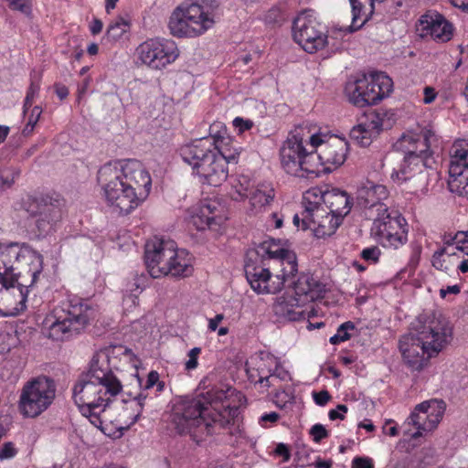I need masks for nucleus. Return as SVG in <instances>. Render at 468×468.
I'll list each match as a JSON object with an SVG mask.
<instances>
[{"instance_id": "nucleus-26", "label": "nucleus", "mask_w": 468, "mask_h": 468, "mask_svg": "<svg viewBox=\"0 0 468 468\" xmlns=\"http://www.w3.org/2000/svg\"><path fill=\"white\" fill-rule=\"evenodd\" d=\"M225 220L224 207L216 200H205L190 210L189 223L197 230L217 229Z\"/></svg>"}, {"instance_id": "nucleus-45", "label": "nucleus", "mask_w": 468, "mask_h": 468, "mask_svg": "<svg viewBox=\"0 0 468 468\" xmlns=\"http://www.w3.org/2000/svg\"><path fill=\"white\" fill-rule=\"evenodd\" d=\"M380 256V250L376 247H368L361 251V257L367 261L377 262Z\"/></svg>"}, {"instance_id": "nucleus-14", "label": "nucleus", "mask_w": 468, "mask_h": 468, "mask_svg": "<svg viewBox=\"0 0 468 468\" xmlns=\"http://www.w3.org/2000/svg\"><path fill=\"white\" fill-rule=\"evenodd\" d=\"M56 385L51 378L38 377L27 381L20 394L19 408L23 415L37 417L53 402Z\"/></svg>"}, {"instance_id": "nucleus-8", "label": "nucleus", "mask_w": 468, "mask_h": 468, "mask_svg": "<svg viewBox=\"0 0 468 468\" xmlns=\"http://www.w3.org/2000/svg\"><path fill=\"white\" fill-rule=\"evenodd\" d=\"M144 261L153 278L165 275L187 277L193 271L191 259L178 250L175 241L154 238L145 245Z\"/></svg>"}, {"instance_id": "nucleus-2", "label": "nucleus", "mask_w": 468, "mask_h": 468, "mask_svg": "<svg viewBox=\"0 0 468 468\" xmlns=\"http://www.w3.org/2000/svg\"><path fill=\"white\" fill-rule=\"evenodd\" d=\"M238 413L230 407L226 392L212 388L196 397L178 399L172 408L170 424L181 435H189L197 444L206 437L225 429Z\"/></svg>"}, {"instance_id": "nucleus-25", "label": "nucleus", "mask_w": 468, "mask_h": 468, "mask_svg": "<svg viewBox=\"0 0 468 468\" xmlns=\"http://www.w3.org/2000/svg\"><path fill=\"white\" fill-rule=\"evenodd\" d=\"M257 254L258 260L265 262L267 260H274L281 266L283 276H293L297 272L296 256L293 252L281 247L273 239L261 242L256 249L249 250Z\"/></svg>"}, {"instance_id": "nucleus-62", "label": "nucleus", "mask_w": 468, "mask_h": 468, "mask_svg": "<svg viewBox=\"0 0 468 468\" xmlns=\"http://www.w3.org/2000/svg\"><path fill=\"white\" fill-rule=\"evenodd\" d=\"M450 2L458 8L468 9V0H450Z\"/></svg>"}, {"instance_id": "nucleus-63", "label": "nucleus", "mask_w": 468, "mask_h": 468, "mask_svg": "<svg viewBox=\"0 0 468 468\" xmlns=\"http://www.w3.org/2000/svg\"><path fill=\"white\" fill-rule=\"evenodd\" d=\"M328 417L331 420H335L336 419L344 420L345 416L343 413L339 412L336 409L331 410L328 413Z\"/></svg>"}, {"instance_id": "nucleus-13", "label": "nucleus", "mask_w": 468, "mask_h": 468, "mask_svg": "<svg viewBox=\"0 0 468 468\" xmlns=\"http://www.w3.org/2000/svg\"><path fill=\"white\" fill-rule=\"evenodd\" d=\"M392 80L384 72H370L356 81L348 82L346 94L349 101L357 107L376 104L392 91Z\"/></svg>"}, {"instance_id": "nucleus-47", "label": "nucleus", "mask_w": 468, "mask_h": 468, "mask_svg": "<svg viewBox=\"0 0 468 468\" xmlns=\"http://www.w3.org/2000/svg\"><path fill=\"white\" fill-rule=\"evenodd\" d=\"M214 142V145L217 147V151L219 154H229V155H234L235 156V161H229V164H236L238 162V156H239V153L236 151V150H229V149H225L223 147L220 146L219 144H223V141H224V137L222 136V139H219V136H218L217 138H211Z\"/></svg>"}, {"instance_id": "nucleus-17", "label": "nucleus", "mask_w": 468, "mask_h": 468, "mask_svg": "<svg viewBox=\"0 0 468 468\" xmlns=\"http://www.w3.org/2000/svg\"><path fill=\"white\" fill-rule=\"evenodd\" d=\"M292 37L304 51L314 54L329 45L324 27L307 12L297 16L292 24Z\"/></svg>"}, {"instance_id": "nucleus-42", "label": "nucleus", "mask_w": 468, "mask_h": 468, "mask_svg": "<svg viewBox=\"0 0 468 468\" xmlns=\"http://www.w3.org/2000/svg\"><path fill=\"white\" fill-rule=\"evenodd\" d=\"M134 378L136 379V382L138 383V385L142 388V390L140 392H143L144 394H145V391L147 389H150V388H154L158 383L159 374L156 371H154V370L149 372V374L147 376V379H146L144 385L142 384V381H141V379H140V378L138 377L137 374L134 375Z\"/></svg>"}, {"instance_id": "nucleus-54", "label": "nucleus", "mask_w": 468, "mask_h": 468, "mask_svg": "<svg viewBox=\"0 0 468 468\" xmlns=\"http://www.w3.org/2000/svg\"><path fill=\"white\" fill-rule=\"evenodd\" d=\"M461 292V286L458 284L447 286L446 288H441L440 290V296L441 298H445L447 294H458Z\"/></svg>"}, {"instance_id": "nucleus-33", "label": "nucleus", "mask_w": 468, "mask_h": 468, "mask_svg": "<svg viewBox=\"0 0 468 468\" xmlns=\"http://www.w3.org/2000/svg\"><path fill=\"white\" fill-rule=\"evenodd\" d=\"M352 6V22L351 25L341 28L340 31L345 33H353L360 28L371 18L375 10L376 2H367L369 8L365 9V5L360 0H349Z\"/></svg>"}, {"instance_id": "nucleus-34", "label": "nucleus", "mask_w": 468, "mask_h": 468, "mask_svg": "<svg viewBox=\"0 0 468 468\" xmlns=\"http://www.w3.org/2000/svg\"><path fill=\"white\" fill-rule=\"evenodd\" d=\"M274 197L272 188L261 189L257 188L250 196V202L255 209H261L269 205Z\"/></svg>"}, {"instance_id": "nucleus-60", "label": "nucleus", "mask_w": 468, "mask_h": 468, "mask_svg": "<svg viewBox=\"0 0 468 468\" xmlns=\"http://www.w3.org/2000/svg\"><path fill=\"white\" fill-rule=\"evenodd\" d=\"M332 464H333L332 461H324L319 457L314 463V465L315 466V468H331Z\"/></svg>"}, {"instance_id": "nucleus-35", "label": "nucleus", "mask_w": 468, "mask_h": 468, "mask_svg": "<svg viewBox=\"0 0 468 468\" xmlns=\"http://www.w3.org/2000/svg\"><path fill=\"white\" fill-rule=\"evenodd\" d=\"M130 28L129 23L120 18L112 23L106 31V38L110 41L119 40Z\"/></svg>"}, {"instance_id": "nucleus-49", "label": "nucleus", "mask_w": 468, "mask_h": 468, "mask_svg": "<svg viewBox=\"0 0 468 468\" xmlns=\"http://www.w3.org/2000/svg\"><path fill=\"white\" fill-rule=\"evenodd\" d=\"M352 468H374L373 461L368 457H356L352 461Z\"/></svg>"}, {"instance_id": "nucleus-22", "label": "nucleus", "mask_w": 468, "mask_h": 468, "mask_svg": "<svg viewBox=\"0 0 468 468\" xmlns=\"http://www.w3.org/2000/svg\"><path fill=\"white\" fill-rule=\"evenodd\" d=\"M302 204L324 207L337 217L344 218L351 210V200L347 193L338 188L323 191L320 188H311L303 194Z\"/></svg>"}, {"instance_id": "nucleus-10", "label": "nucleus", "mask_w": 468, "mask_h": 468, "mask_svg": "<svg viewBox=\"0 0 468 468\" xmlns=\"http://www.w3.org/2000/svg\"><path fill=\"white\" fill-rule=\"evenodd\" d=\"M215 1L185 2L171 14L168 27L173 36L195 37L203 35L215 24Z\"/></svg>"}, {"instance_id": "nucleus-5", "label": "nucleus", "mask_w": 468, "mask_h": 468, "mask_svg": "<svg viewBox=\"0 0 468 468\" xmlns=\"http://www.w3.org/2000/svg\"><path fill=\"white\" fill-rule=\"evenodd\" d=\"M434 133L431 130H422L419 133L408 131L404 133L393 144L396 152L401 153L404 157L399 170L391 174L393 181L407 182L416 177L417 185L411 192L423 193L428 186V174L426 169L431 168L434 164L431 150V140Z\"/></svg>"}, {"instance_id": "nucleus-15", "label": "nucleus", "mask_w": 468, "mask_h": 468, "mask_svg": "<svg viewBox=\"0 0 468 468\" xmlns=\"http://www.w3.org/2000/svg\"><path fill=\"white\" fill-rule=\"evenodd\" d=\"M408 224L402 215L392 210L374 218L371 236L383 247L398 249L408 240Z\"/></svg>"}, {"instance_id": "nucleus-43", "label": "nucleus", "mask_w": 468, "mask_h": 468, "mask_svg": "<svg viewBox=\"0 0 468 468\" xmlns=\"http://www.w3.org/2000/svg\"><path fill=\"white\" fill-rule=\"evenodd\" d=\"M200 353H201L200 347H194L188 351V353H187L188 359L185 363V368L186 370H194L197 367V366H198L197 359H198Z\"/></svg>"}, {"instance_id": "nucleus-29", "label": "nucleus", "mask_w": 468, "mask_h": 468, "mask_svg": "<svg viewBox=\"0 0 468 468\" xmlns=\"http://www.w3.org/2000/svg\"><path fill=\"white\" fill-rule=\"evenodd\" d=\"M420 30L423 36H430L437 42H447L453 36V26L442 15L428 12L420 19Z\"/></svg>"}, {"instance_id": "nucleus-1", "label": "nucleus", "mask_w": 468, "mask_h": 468, "mask_svg": "<svg viewBox=\"0 0 468 468\" xmlns=\"http://www.w3.org/2000/svg\"><path fill=\"white\" fill-rule=\"evenodd\" d=\"M348 151L347 142L337 136L327 138L309 123L290 132L280 149L284 171L302 178L318 177L342 165Z\"/></svg>"}, {"instance_id": "nucleus-51", "label": "nucleus", "mask_w": 468, "mask_h": 468, "mask_svg": "<svg viewBox=\"0 0 468 468\" xmlns=\"http://www.w3.org/2000/svg\"><path fill=\"white\" fill-rule=\"evenodd\" d=\"M313 397L314 402L319 406H324L331 399V396L327 390L314 392L313 394Z\"/></svg>"}, {"instance_id": "nucleus-4", "label": "nucleus", "mask_w": 468, "mask_h": 468, "mask_svg": "<svg viewBox=\"0 0 468 468\" xmlns=\"http://www.w3.org/2000/svg\"><path fill=\"white\" fill-rule=\"evenodd\" d=\"M452 340V327L441 314L423 313L412 323L410 332L399 343L403 360L412 370H420Z\"/></svg>"}, {"instance_id": "nucleus-39", "label": "nucleus", "mask_w": 468, "mask_h": 468, "mask_svg": "<svg viewBox=\"0 0 468 468\" xmlns=\"http://www.w3.org/2000/svg\"><path fill=\"white\" fill-rule=\"evenodd\" d=\"M242 179L234 184L229 191L230 197L235 201H242L248 197L249 182L244 177Z\"/></svg>"}, {"instance_id": "nucleus-37", "label": "nucleus", "mask_w": 468, "mask_h": 468, "mask_svg": "<svg viewBox=\"0 0 468 468\" xmlns=\"http://www.w3.org/2000/svg\"><path fill=\"white\" fill-rule=\"evenodd\" d=\"M353 329H355V324L353 322L348 321L343 323L337 328L336 334L330 337L329 342L332 345H338L342 342L348 340L350 338L348 331Z\"/></svg>"}, {"instance_id": "nucleus-57", "label": "nucleus", "mask_w": 468, "mask_h": 468, "mask_svg": "<svg viewBox=\"0 0 468 468\" xmlns=\"http://www.w3.org/2000/svg\"><path fill=\"white\" fill-rule=\"evenodd\" d=\"M90 78L87 77L83 80L82 83L79 85L78 88V97L80 99L87 91L89 85L90 83Z\"/></svg>"}, {"instance_id": "nucleus-46", "label": "nucleus", "mask_w": 468, "mask_h": 468, "mask_svg": "<svg viewBox=\"0 0 468 468\" xmlns=\"http://www.w3.org/2000/svg\"><path fill=\"white\" fill-rule=\"evenodd\" d=\"M17 451L13 442H5L0 447V460H6L15 457Z\"/></svg>"}, {"instance_id": "nucleus-61", "label": "nucleus", "mask_w": 468, "mask_h": 468, "mask_svg": "<svg viewBox=\"0 0 468 468\" xmlns=\"http://www.w3.org/2000/svg\"><path fill=\"white\" fill-rule=\"evenodd\" d=\"M276 453H279L281 455L284 456V459L287 461L289 460L290 454L287 447L284 444H279L275 450Z\"/></svg>"}, {"instance_id": "nucleus-21", "label": "nucleus", "mask_w": 468, "mask_h": 468, "mask_svg": "<svg viewBox=\"0 0 468 468\" xmlns=\"http://www.w3.org/2000/svg\"><path fill=\"white\" fill-rule=\"evenodd\" d=\"M446 403L442 399H430L418 404L407 419L409 425H413L417 431L411 434L416 439L424 432L435 430L442 420Z\"/></svg>"}, {"instance_id": "nucleus-56", "label": "nucleus", "mask_w": 468, "mask_h": 468, "mask_svg": "<svg viewBox=\"0 0 468 468\" xmlns=\"http://www.w3.org/2000/svg\"><path fill=\"white\" fill-rule=\"evenodd\" d=\"M55 91H56L57 96L60 100H64L69 95V89L63 84H56Z\"/></svg>"}, {"instance_id": "nucleus-50", "label": "nucleus", "mask_w": 468, "mask_h": 468, "mask_svg": "<svg viewBox=\"0 0 468 468\" xmlns=\"http://www.w3.org/2000/svg\"><path fill=\"white\" fill-rule=\"evenodd\" d=\"M233 125L235 128L239 129V133H243L252 128L253 122L250 120H244L240 117H236L233 120Z\"/></svg>"}, {"instance_id": "nucleus-12", "label": "nucleus", "mask_w": 468, "mask_h": 468, "mask_svg": "<svg viewBox=\"0 0 468 468\" xmlns=\"http://www.w3.org/2000/svg\"><path fill=\"white\" fill-rule=\"evenodd\" d=\"M91 309L87 303H71L62 317H47L42 328L45 337L53 341H68L78 335L88 324Z\"/></svg>"}, {"instance_id": "nucleus-23", "label": "nucleus", "mask_w": 468, "mask_h": 468, "mask_svg": "<svg viewBox=\"0 0 468 468\" xmlns=\"http://www.w3.org/2000/svg\"><path fill=\"white\" fill-rule=\"evenodd\" d=\"M303 229H312L319 239L333 235L342 223L343 218L326 210L324 206L303 204Z\"/></svg>"}, {"instance_id": "nucleus-32", "label": "nucleus", "mask_w": 468, "mask_h": 468, "mask_svg": "<svg viewBox=\"0 0 468 468\" xmlns=\"http://www.w3.org/2000/svg\"><path fill=\"white\" fill-rule=\"evenodd\" d=\"M461 236L463 239H458V236H456V246L441 248L434 252L432 256L433 267L437 270L450 271L455 265L456 260L459 259L455 250L468 255V236L466 234H462Z\"/></svg>"}, {"instance_id": "nucleus-18", "label": "nucleus", "mask_w": 468, "mask_h": 468, "mask_svg": "<svg viewBox=\"0 0 468 468\" xmlns=\"http://www.w3.org/2000/svg\"><path fill=\"white\" fill-rule=\"evenodd\" d=\"M136 56L148 68L162 69L178 58L179 50L171 39L149 38L137 47Z\"/></svg>"}, {"instance_id": "nucleus-7", "label": "nucleus", "mask_w": 468, "mask_h": 468, "mask_svg": "<svg viewBox=\"0 0 468 468\" xmlns=\"http://www.w3.org/2000/svg\"><path fill=\"white\" fill-rule=\"evenodd\" d=\"M43 270V256L16 243L0 244V283L33 286Z\"/></svg>"}, {"instance_id": "nucleus-58", "label": "nucleus", "mask_w": 468, "mask_h": 468, "mask_svg": "<svg viewBox=\"0 0 468 468\" xmlns=\"http://www.w3.org/2000/svg\"><path fill=\"white\" fill-rule=\"evenodd\" d=\"M102 27L103 24L100 19H94L90 26V30L93 35H97L102 30Z\"/></svg>"}, {"instance_id": "nucleus-64", "label": "nucleus", "mask_w": 468, "mask_h": 468, "mask_svg": "<svg viewBox=\"0 0 468 468\" xmlns=\"http://www.w3.org/2000/svg\"><path fill=\"white\" fill-rule=\"evenodd\" d=\"M9 133V127L5 125H0V144L3 143Z\"/></svg>"}, {"instance_id": "nucleus-31", "label": "nucleus", "mask_w": 468, "mask_h": 468, "mask_svg": "<svg viewBox=\"0 0 468 468\" xmlns=\"http://www.w3.org/2000/svg\"><path fill=\"white\" fill-rule=\"evenodd\" d=\"M29 287L17 284L0 286V302L3 307V316H13L26 308V301Z\"/></svg>"}, {"instance_id": "nucleus-59", "label": "nucleus", "mask_w": 468, "mask_h": 468, "mask_svg": "<svg viewBox=\"0 0 468 468\" xmlns=\"http://www.w3.org/2000/svg\"><path fill=\"white\" fill-rule=\"evenodd\" d=\"M280 416L277 412L272 411L270 413L263 414L261 417V421H270V422H276L279 420Z\"/></svg>"}, {"instance_id": "nucleus-40", "label": "nucleus", "mask_w": 468, "mask_h": 468, "mask_svg": "<svg viewBox=\"0 0 468 468\" xmlns=\"http://www.w3.org/2000/svg\"><path fill=\"white\" fill-rule=\"evenodd\" d=\"M131 292L129 294H124L122 299V303L125 309L130 310L135 307L138 303V293L139 285L136 282H133L130 289Z\"/></svg>"}, {"instance_id": "nucleus-11", "label": "nucleus", "mask_w": 468, "mask_h": 468, "mask_svg": "<svg viewBox=\"0 0 468 468\" xmlns=\"http://www.w3.org/2000/svg\"><path fill=\"white\" fill-rule=\"evenodd\" d=\"M112 388L106 382L94 380L84 375H80L72 388V398L80 408L83 416L90 419L96 427L101 423V414L105 408L112 402L122 388Z\"/></svg>"}, {"instance_id": "nucleus-38", "label": "nucleus", "mask_w": 468, "mask_h": 468, "mask_svg": "<svg viewBox=\"0 0 468 468\" xmlns=\"http://www.w3.org/2000/svg\"><path fill=\"white\" fill-rule=\"evenodd\" d=\"M19 170L13 167H6L0 170V186L3 189L11 187L18 177Z\"/></svg>"}, {"instance_id": "nucleus-44", "label": "nucleus", "mask_w": 468, "mask_h": 468, "mask_svg": "<svg viewBox=\"0 0 468 468\" xmlns=\"http://www.w3.org/2000/svg\"><path fill=\"white\" fill-rule=\"evenodd\" d=\"M310 435L313 437L314 442L318 443L322 440L327 438L329 433L324 425L317 423L312 426L309 431Z\"/></svg>"}, {"instance_id": "nucleus-6", "label": "nucleus", "mask_w": 468, "mask_h": 468, "mask_svg": "<svg viewBox=\"0 0 468 468\" xmlns=\"http://www.w3.org/2000/svg\"><path fill=\"white\" fill-rule=\"evenodd\" d=\"M180 155L203 183L218 186L229 176L228 164L234 155L219 154L211 137L200 138L181 147Z\"/></svg>"}, {"instance_id": "nucleus-53", "label": "nucleus", "mask_w": 468, "mask_h": 468, "mask_svg": "<svg viewBox=\"0 0 468 468\" xmlns=\"http://www.w3.org/2000/svg\"><path fill=\"white\" fill-rule=\"evenodd\" d=\"M280 17V12L276 7L271 8L264 16L267 24H276Z\"/></svg>"}, {"instance_id": "nucleus-41", "label": "nucleus", "mask_w": 468, "mask_h": 468, "mask_svg": "<svg viewBox=\"0 0 468 468\" xmlns=\"http://www.w3.org/2000/svg\"><path fill=\"white\" fill-rule=\"evenodd\" d=\"M41 113H42V109L39 106H35L32 109L31 113L28 117L27 122L25 128L23 129V134L25 136L31 134L36 124L37 123V122L39 120Z\"/></svg>"}, {"instance_id": "nucleus-9", "label": "nucleus", "mask_w": 468, "mask_h": 468, "mask_svg": "<svg viewBox=\"0 0 468 468\" xmlns=\"http://www.w3.org/2000/svg\"><path fill=\"white\" fill-rule=\"evenodd\" d=\"M324 292V284L312 275L303 273L284 295L277 298L273 312L277 316L289 321L303 320L309 316L306 306L322 298Z\"/></svg>"}, {"instance_id": "nucleus-16", "label": "nucleus", "mask_w": 468, "mask_h": 468, "mask_svg": "<svg viewBox=\"0 0 468 468\" xmlns=\"http://www.w3.org/2000/svg\"><path fill=\"white\" fill-rule=\"evenodd\" d=\"M245 275L251 289L258 294L276 293L280 292L290 276L282 272L272 274L267 263L258 260L253 251H247L244 264Z\"/></svg>"}, {"instance_id": "nucleus-20", "label": "nucleus", "mask_w": 468, "mask_h": 468, "mask_svg": "<svg viewBox=\"0 0 468 468\" xmlns=\"http://www.w3.org/2000/svg\"><path fill=\"white\" fill-rule=\"evenodd\" d=\"M147 394L140 392L133 399L109 404L101 414V420L110 421L116 429L124 430L134 424L141 416Z\"/></svg>"}, {"instance_id": "nucleus-48", "label": "nucleus", "mask_w": 468, "mask_h": 468, "mask_svg": "<svg viewBox=\"0 0 468 468\" xmlns=\"http://www.w3.org/2000/svg\"><path fill=\"white\" fill-rule=\"evenodd\" d=\"M257 372L259 379L256 382L260 383L265 388H269L271 385H273V380L277 378V376L275 374L264 375L262 369L260 367L257 369Z\"/></svg>"}, {"instance_id": "nucleus-30", "label": "nucleus", "mask_w": 468, "mask_h": 468, "mask_svg": "<svg viewBox=\"0 0 468 468\" xmlns=\"http://www.w3.org/2000/svg\"><path fill=\"white\" fill-rule=\"evenodd\" d=\"M388 197V191L383 185L367 182L357 190V203L364 208L376 210L377 216L387 212L388 206L383 203Z\"/></svg>"}, {"instance_id": "nucleus-28", "label": "nucleus", "mask_w": 468, "mask_h": 468, "mask_svg": "<svg viewBox=\"0 0 468 468\" xmlns=\"http://www.w3.org/2000/svg\"><path fill=\"white\" fill-rule=\"evenodd\" d=\"M383 129V118L376 111L366 112L350 131V138L361 146H368Z\"/></svg>"}, {"instance_id": "nucleus-19", "label": "nucleus", "mask_w": 468, "mask_h": 468, "mask_svg": "<svg viewBox=\"0 0 468 468\" xmlns=\"http://www.w3.org/2000/svg\"><path fill=\"white\" fill-rule=\"evenodd\" d=\"M121 354L125 356L131 362H133L134 355L131 349L122 346H108L97 351L93 355L90 362L89 369L82 375L89 377L90 378H93L94 380L106 382L109 386L112 387V388L107 389V391L117 388H122L123 387L121 380L112 372L110 364V358L112 356Z\"/></svg>"}, {"instance_id": "nucleus-27", "label": "nucleus", "mask_w": 468, "mask_h": 468, "mask_svg": "<svg viewBox=\"0 0 468 468\" xmlns=\"http://www.w3.org/2000/svg\"><path fill=\"white\" fill-rule=\"evenodd\" d=\"M37 207L36 211L30 212L37 217L36 226L40 234H48L62 219L65 201L62 198L46 197L37 202Z\"/></svg>"}, {"instance_id": "nucleus-3", "label": "nucleus", "mask_w": 468, "mask_h": 468, "mask_svg": "<svg viewBox=\"0 0 468 468\" xmlns=\"http://www.w3.org/2000/svg\"><path fill=\"white\" fill-rule=\"evenodd\" d=\"M98 182L109 207L120 215H128L148 197L152 178L136 159L117 160L102 165Z\"/></svg>"}, {"instance_id": "nucleus-24", "label": "nucleus", "mask_w": 468, "mask_h": 468, "mask_svg": "<svg viewBox=\"0 0 468 468\" xmlns=\"http://www.w3.org/2000/svg\"><path fill=\"white\" fill-rule=\"evenodd\" d=\"M449 174L451 191L468 198V144L460 142L453 144Z\"/></svg>"}, {"instance_id": "nucleus-55", "label": "nucleus", "mask_w": 468, "mask_h": 468, "mask_svg": "<svg viewBox=\"0 0 468 468\" xmlns=\"http://www.w3.org/2000/svg\"><path fill=\"white\" fill-rule=\"evenodd\" d=\"M223 319L224 314H218L215 317L208 319V329L212 332L216 331Z\"/></svg>"}, {"instance_id": "nucleus-36", "label": "nucleus", "mask_w": 468, "mask_h": 468, "mask_svg": "<svg viewBox=\"0 0 468 468\" xmlns=\"http://www.w3.org/2000/svg\"><path fill=\"white\" fill-rule=\"evenodd\" d=\"M41 75L39 72L33 71L31 73V83L28 88L27 96L25 98L24 101V112L26 113L27 111L32 106L33 101L36 96H37L39 91V82H40Z\"/></svg>"}, {"instance_id": "nucleus-52", "label": "nucleus", "mask_w": 468, "mask_h": 468, "mask_svg": "<svg viewBox=\"0 0 468 468\" xmlns=\"http://www.w3.org/2000/svg\"><path fill=\"white\" fill-rule=\"evenodd\" d=\"M423 94H424L423 102L425 104H430V103L433 102L437 96V92L435 91V90L430 86H426L424 88Z\"/></svg>"}]
</instances>
